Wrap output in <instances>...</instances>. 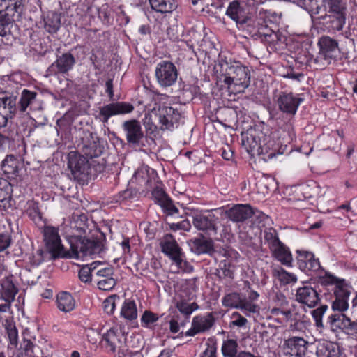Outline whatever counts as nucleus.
<instances>
[{"mask_svg": "<svg viewBox=\"0 0 357 357\" xmlns=\"http://www.w3.org/2000/svg\"><path fill=\"white\" fill-rule=\"evenodd\" d=\"M215 318L211 312L204 316H195L192 319L191 328L186 331L185 335L186 336H195L198 333H204L213 326Z\"/></svg>", "mask_w": 357, "mask_h": 357, "instance_id": "obj_21", "label": "nucleus"}, {"mask_svg": "<svg viewBox=\"0 0 357 357\" xmlns=\"http://www.w3.org/2000/svg\"><path fill=\"white\" fill-rule=\"evenodd\" d=\"M154 115L160 123V129L163 130L173 128L174 123H176L180 119L179 112L168 106L160 107Z\"/></svg>", "mask_w": 357, "mask_h": 357, "instance_id": "obj_17", "label": "nucleus"}, {"mask_svg": "<svg viewBox=\"0 0 357 357\" xmlns=\"http://www.w3.org/2000/svg\"><path fill=\"white\" fill-rule=\"evenodd\" d=\"M271 272L273 276L278 278V280L284 284L295 283L297 281L296 275L287 272L280 266H272Z\"/></svg>", "mask_w": 357, "mask_h": 357, "instance_id": "obj_31", "label": "nucleus"}, {"mask_svg": "<svg viewBox=\"0 0 357 357\" xmlns=\"http://www.w3.org/2000/svg\"><path fill=\"white\" fill-rule=\"evenodd\" d=\"M105 236L103 234L91 238L86 237H71L70 238V252L68 257L74 259L84 257H93L100 254L105 250L104 241Z\"/></svg>", "mask_w": 357, "mask_h": 357, "instance_id": "obj_3", "label": "nucleus"}, {"mask_svg": "<svg viewBox=\"0 0 357 357\" xmlns=\"http://www.w3.org/2000/svg\"><path fill=\"white\" fill-rule=\"evenodd\" d=\"M350 287L340 283L337 286L333 289L334 292L335 300L332 303V310L338 313H342L349 307V297L351 294Z\"/></svg>", "mask_w": 357, "mask_h": 357, "instance_id": "obj_20", "label": "nucleus"}, {"mask_svg": "<svg viewBox=\"0 0 357 357\" xmlns=\"http://www.w3.org/2000/svg\"><path fill=\"white\" fill-rule=\"evenodd\" d=\"M295 298L296 301L310 308L314 307L320 301L317 291L313 287L307 285H304L296 289Z\"/></svg>", "mask_w": 357, "mask_h": 357, "instance_id": "obj_22", "label": "nucleus"}, {"mask_svg": "<svg viewBox=\"0 0 357 357\" xmlns=\"http://www.w3.org/2000/svg\"><path fill=\"white\" fill-rule=\"evenodd\" d=\"M308 344V342L303 337H291L284 340V354L288 357H305Z\"/></svg>", "mask_w": 357, "mask_h": 357, "instance_id": "obj_15", "label": "nucleus"}, {"mask_svg": "<svg viewBox=\"0 0 357 357\" xmlns=\"http://www.w3.org/2000/svg\"><path fill=\"white\" fill-rule=\"evenodd\" d=\"M12 186L6 179L0 178V208L6 210L11 207Z\"/></svg>", "mask_w": 357, "mask_h": 357, "instance_id": "obj_28", "label": "nucleus"}, {"mask_svg": "<svg viewBox=\"0 0 357 357\" xmlns=\"http://www.w3.org/2000/svg\"><path fill=\"white\" fill-rule=\"evenodd\" d=\"M319 52L317 59L325 61L330 63L331 59L337 58L340 54L337 42L328 36H324L320 38L318 43Z\"/></svg>", "mask_w": 357, "mask_h": 357, "instance_id": "obj_14", "label": "nucleus"}, {"mask_svg": "<svg viewBox=\"0 0 357 357\" xmlns=\"http://www.w3.org/2000/svg\"><path fill=\"white\" fill-rule=\"evenodd\" d=\"M93 268H89V266L82 267L79 271V278L82 282H89L91 280V272Z\"/></svg>", "mask_w": 357, "mask_h": 357, "instance_id": "obj_59", "label": "nucleus"}, {"mask_svg": "<svg viewBox=\"0 0 357 357\" xmlns=\"http://www.w3.org/2000/svg\"><path fill=\"white\" fill-rule=\"evenodd\" d=\"M235 316H236L238 317V319L232 321L231 322V325L236 326L238 327H243L246 325L248 321L244 317L241 316L238 312L233 313V317H235Z\"/></svg>", "mask_w": 357, "mask_h": 357, "instance_id": "obj_62", "label": "nucleus"}, {"mask_svg": "<svg viewBox=\"0 0 357 357\" xmlns=\"http://www.w3.org/2000/svg\"><path fill=\"white\" fill-rule=\"evenodd\" d=\"M241 298L240 294L236 292L226 294L222 300V305L231 308H236L241 307Z\"/></svg>", "mask_w": 357, "mask_h": 357, "instance_id": "obj_42", "label": "nucleus"}, {"mask_svg": "<svg viewBox=\"0 0 357 357\" xmlns=\"http://www.w3.org/2000/svg\"><path fill=\"white\" fill-rule=\"evenodd\" d=\"M75 64L76 59L74 55L70 52H64L56 56L55 61L48 67L47 73L49 75H68Z\"/></svg>", "mask_w": 357, "mask_h": 357, "instance_id": "obj_10", "label": "nucleus"}, {"mask_svg": "<svg viewBox=\"0 0 357 357\" xmlns=\"http://www.w3.org/2000/svg\"><path fill=\"white\" fill-rule=\"evenodd\" d=\"M303 99L292 93L282 92L277 100L279 109L289 116H294Z\"/></svg>", "mask_w": 357, "mask_h": 357, "instance_id": "obj_19", "label": "nucleus"}, {"mask_svg": "<svg viewBox=\"0 0 357 357\" xmlns=\"http://www.w3.org/2000/svg\"><path fill=\"white\" fill-rule=\"evenodd\" d=\"M152 195L155 199V203L160 206L169 198L168 195L161 188H155L153 190Z\"/></svg>", "mask_w": 357, "mask_h": 357, "instance_id": "obj_56", "label": "nucleus"}, {"mask_svg": "<svg viewBox=\"0 0 357 357\" xmlns=\"http://www.w3.org/2000/svg\"><path fill=\"white\" fill-rule=\"evenodd\" d=\"M158 320V316L156 314L151 311L146 310L141 317L142 326L146 328H151Z\"/></svg>", "mask_w": 357, "mask_h": 357, "instance_id": "obj_49", "label": "nucleus"}, {"mask_svg": "<svg viewBox=\"0 0 357 357\" xmlns=\"http://www.w3.org/2000/svg\"><path fill=\"white\" fill-rule=\"evenodd\" d=\"M87 216L84 214L73 215L70 223V227L72 230L71 237H82V234H86L88 229Z\"/></svg>", "mask_w": 357, "mask_h": 357, "instance_id": "obj_25", "label": "nucleus"}, {"mask_svg": "<svg viewBox=\"0 0 357 357\" xmlns=\"http://www.w3.org/2000/svg\"><path fill=\"white\" fill-rule=\"evenodd\" d=\"M121 316L127 320H135L137 317V306L134 301L125 300L121 310Z\"/></svg>", "mask_w": 357, "mask_h": 357, "instance_id": "obj_34", "label": "nucleus"}, {"mask_svg": "<svg viewBox=\"0 0 357 357\" xmlns=\"http://www.w3.org/2000/svg\"><path fill=\"white\" fill-rule=\"evenodd\" d=\"M299 192L302 194L305 200L313 198L315 196L323 197L325 195V192H322L320 186L317 184L301 185L299 186Z\"/></svg>", "mask_w": 357, "mask_h": 357, "instance_id": "obj_38", "label": "nucleus"}, {"mask_svg": "<svg viewBox=\"0 0 357 357\" xmlns=\"http://www.w3.org/2000/svg\"><path fill=\"white\" fill-rule=\"evenodd\" d=\"M133 110L134 106L129 102H112L100 107L98 116L100 121L105 123L112 116L129 114Z\"/></svg>", "mask_w": 357, "mask_h": 357, "instance_id": "obj_13", "label": "nucleus"}, {"mask_svg": "<svg viewBox=\"0 0 357 357\" xmlns=\"http://www.w3.org/2000/svg\"><path fill=\"white\" fill-rule=\"evenodd\" d=\"M237 342L229 339L224 341L222 346V352L225 357H237Z\"/></svg>", "mask_w": 357, "mask_h": 357, "instance_id": "obj_43", "label": "nucleus"}, {"mask_svg": "<svg viewBox=\"0 0 357 357\" xmlns=\"http://www.w3.org/2000/svg\"><path fill=\"white\" fill-rule=\"evenodd\" d=\"M326 19V23H329L333 30L341 31L346 22V15L330 13Z\"/></svg>", "mask_w": 357, "mask_h": 357, "instance_id": "obj_40", "label": "nucleus"}, {"mask_svg": "<svg viewBox=\"0 0 357 357\" xmlns=\"http://www.w3.org/2000/svg\"><path fill=\"white\" fill-rule=\"evenodd\" d=\"M147 1L149 2L151 8L158 13H172L177 8L176 0H139L141 3Z\"/></svg>", "mask_w": 357, "mask_h": 357, "instance_id": "obj_26", "label": "nucleus"}, {"mask_svg": "<svg viewBox=\"0 0 357 357\" xmlns=\"http://www.w3.org/2000/svg\"><path fill=\"white\" fill-rule=\"evenodd\" d=\"M245 312L256 313L259 312V307L257 305L254 304L250 301H241V307H238Z\"/></svg>", "mask_w": 357, "mask_h": 357, "instance_id": "obj_57", "label": "nucleus"}, {"mask_svg": "<svg viewBox=\"0 0 357 357\" xmlns=\"http://www.w3.org/2000/svg\"><path fill=\"white\" fill-rule=\"evenodd\" d=\"M61 26V20L59 15L56 13H52L48 15L45 20V27L50 33H56Z\"/></svg>", "mask_w": 357, "mask_h": 357, "instance_id": "obj_41", "label": "nucleus"}, {"mask_svg": "<svg viewBox=\"0 0 357 357\" xmlns=\"http://www.w3.org/2000/svg\"><path fill=\"white\" fill-rule=\"evenodd\" d=\"M225 14L235 22L237 26L243 29L252 26V23L255 24V20L252 17L250 8L245 1L238 0L231 1L227 6Z\"/></svg>", "mask_w": 357, "mask_h": 357, "instance_id": "obj_6", "label": "nucleus"}, {"mask_svg": "<svg viewBox=\"0 0 357 357\" xmlns=\"http://www.w3.org/2000/svg\"><path fill=\"white\" fill-rule=\"evenodd\" d=\"M160 207L167 215H173L178 213V209L174 206L169 197L160 205Z\"/></svg>", "mask_w": 357, "mask_h": 357, "instance_id": "obj_54", "label": "nucleus"}, {"mask_svg": "<svg viewBox=\"0 0 357 357\" xmlns=\"http://www.w3.org/2000/svg\"><path fill=\"white\" fill-rule=\"evenodd\" d=\"M225 213L230 220L235 222H243L252 215L261 220L266 218L263 213L258 211L255 212L249 204H236L226 211Z\"/></svg>", "mask_w": 357, "mask_h": 357, "instance_id": "obj_12", "label": "nucleus"}, {"mask_svg": "<svg viewBox=\"0 0 357 357\" xmlns=\"http://www.w3.org/2000/svg\"><path fill=\"white\" fill-rule=\"evenodd\" d=\"M97 285L101 290L109 291L116 285V280L112 276L102 278L98 281Z\"/></svg>", "mask_w": 357, "mask_h": 357, "instance_id": "obj_53", "label": "nucleus"}, {"mask_svg": "<svg viewBox=\"0 0 357 357\" xmlns=\"http://www.w3.org/2000/svg\"><path fill=\"white\" fill-rule=\"evenodd\" d=\"M326 322L333 332L341 330L349 336L357 337V320H351L343 313L331 314Z\"/></svg>", "mask_w": 357, "mask_h": 357, "instance_id": "obj_8", "label": "nucleus"}, {"mask_svg": "<svg viewBox=\"0 0 357 357\" xmlns=\"http://www.w3.org/2000/svg\"><path fill=\"white\" fill-rule=\"evenodd\" d=\"M214 70L218 81L229 89L243 92L250 84V72L247 66L238 61L227 60L220 56Z\"/></svg>", "mask_w": 357, "mask_h": 357, "instance_id": "obj_1", "label": "nucleus"}, {"mask_svg": "<svg viewBox=\"0 0 357 357\" xmlns=\"http://www.w3.org/2000/svg\"><path fill=\"white\" fill-rule=\"evenodd\" d=\"M201 357H216V347L214 344H207V347Z\"/></svg>", "mask_w": 357, "mask_h": 357, "instance_id": "obj_61", "label": "nucleus"}, {"mask_svg": "<svg viewBox=\"0 0 357 357\" xmlns=\"http://www.w3.org/2000/svg\"><path fill=\"white\" fill-rule=\"evenodd\" d=\"M57 306L61 311L70 312L75 307V301L69 293L62 292L57 296Z\"/></svg>", "mask_w": 357, "mask_h": 357, "instance_id": "obj_35", "label": "nucleus"}, {"mask_svg": "<svg viewBox=\"0 0 357 357\" xmlns=\"http://www.w3.org/2000/svg\"><path fill=\"white\" fill-rule=\"evenodd\" d=\"M264 241L268 244L270 250L282 243L276 230L273 228H269L264 231Z\"/></svg>", "mask_w": 357, "mask_h": 357, "instance_id": "obj_45", "label": "nucleus"}, {"mask_svg": "<svg viewBox=\"0 0 357 357\" xmlns=\"http://www.w3.org/2000/svg\"><path fill=\"white\" fill-rule=\"evenodd\" d=\"M116 301H120L119 296L113 294L107 297L102 303L105 312L109 314H112L116 307Z\"/></svg>", "mask_w": 357, "mask_h": 357, "instance_id": "obj_50", "label": "nucleus"}, {"mask_svg": "<svg viewBox=\"0 0 357 357\" xmlns=\"http://www.w3.org/2000/svg\"><path fill=\"white\" fill-rule=\"evenodd\" d=\"M16 97L7 92H0V110L13 113L15 109Z\"/></svg>", "mask_w": 357, "mask_h": 357, "instance_id": "obj_33", "label": "nucleus"}, {"mask_svg": "<svg viewBox=\"0 0 357 357\" xmlns=\"http://www.w3.org/2000/svg\"><path fill=\"white\" fill-rule=\"evenodd\" d=\"M319 280L320 283L323 285H334L333 289H335L340 283H342L344 285H348L344 280H339L336 277L328 273L321 277Z\"/></svg>", "mask_w": 357, "mask_h": 357, "instance_id": "obj_52", "label": "nucleus"}, {"mask_svg": "<svg viewBox=\"0 0 357 357\" xmlns=\"http://www.w3.org/2000/svg\"><path fill=\"white\" fill-rule=\"evenodd\" d=\"M298 264L302 271L305 272L314 271L316 272L321 269V266L319 259H316L313 253L304 251L298 250Z\"/></svg>", "mask_w": 357, "mask_h": 357, "instance_id": "obj_23", "label": "nucleus"}, {"mask_svg": "<svg viewBox=\"0 0 357 357\" xmlns=\"http://www.w3.org/2000/svg\"><path fill=\"white\" fill-rule=\"evenodd\" d=\"M155 77L161 86L167 87L174 84L178 77L176 66L170 61H162L157 64Z\"/></svg>", "mask_w": 357, "mask_h": 357, "instance_id": "obj_9", "label": "nucleus"}, {"mask_svg": "<svg viewBox=\"0 0 357 357\" xmlns=\"http://www.w3.org/2000/svg\"><path fill=\"white\" fill-rule=\"evenodd\" d=\"M219 266L225 278L233 279L234 278L235 266L231 261L227 259L222 260L219 264Z\"/></svg>", "mask_w": 357, "mask_h": 357, "instance_id": "obj_47", "label": "nucleus"}, {"mask_svg": "<svg viewBox=\"0 0 357 357\" xmlns=\"http://www.w3.org/2000/svg\"><path fill=\"white\" fill-rule=\"evenodd\" d=\"M241 137L242 145L251 155H263L262 159L266 161L278 153L277 145L269 135L261 132L250 130L243 133Z\"/></svg>", "mask_w": 357, "mask_h": 357, "instance_id": "obj_2", "label": "nucleus"}, {"mask_svg": "<svg viewBox=\"0 0 357 357\" xmlns=\"http://www.w3.org/2000/svg\"><path fill=\"white\" fill-rule=\"evenodd\" d=\"M348 0H324L325 10L326 5L330 13L347 15V3Z\"/></svg>", "mask_w": 357, "mask_h": 357, "instance_id": "obj_36", "label": "nucleus"}, {"mask_svg": "<svg viewBox=\"0 0 357 357\" xmlns=\"http://www.w3.org/2000/svg\"><path fill=\"white\" fill-rule=\"evenodd\" d=\"M12 242L11 235L9 232H0V252L10 247Z\"/></svg>", "mask_w": 357, "mask_h": 357, "instance_id": "obj_55", "label": "nucleus"}, {"mask_svg": "<svg viewBox=\"0 0 357 357\" xmlns=\"http://www.w3.org/2000/svg\"><path fill=\"white\" fill-rule=\"evenodd\" d=\"M271 252L272 256L283 265L291 266L293 259L292 255L289 248L283 243L272 248Z\"/></svg>", "mask_w": 357, "mask_h": 357, "instance_id": "obj_29", "label": "nucleus"}, {"mask_svg": "<svg viewBox=\"0 0 357 357\" xmlns=\"http://www.w3.org/2000/svg\"><path fill=\"white\" fill-rule=\"evenodd\" d=\"M218 218L211 213L198 214L193 217L192 223L195 227L208 236L217 234Z\"/></svg>", "mask_w": 357, "mask_h": 357, "instance_id": "obj_16", "label": "nucleus"}, {"mask_svg": "<svg viewBox=\"0 0 357 357\" xmlns=\"http://www.w3.org/2000/svg\"><path fill=\"white\" fill-rule=\"evenodd\" d=\"M1 289L0 292V298L6 303H11L15 299L18 289L14 284L10 280H6L1 283Z\"/></svg>", "mask_w": 357, "mask_h": 357, "instance_id": "obj_32", "label": "nucleus"}, {"mask_svg": "<svg viewBox=\"0 0 357 357\" xmlns=\"http://www.w3.org/2000/svg\"><path fill=\"white\" fill-rule=\"evenodd\" d=\"M176 307L181 313L183 314L186 317H189L195 310H197L199 307L196 303L193 302L189 303L185 301L177 302Z\"/></svg>", "mask_w": 357, "mask_h": 357, "instance_id": "obj_46", "label": "nucleus"}, {"mask_svg": "<svg viewBox=\"0 0 357 357\" xmlns=\"http://www.w3.org/2000/svg\"><path fill=\"white\" fill-rule=\"evenodd\" d=\"M23 349L27 357H38L35 354L34 349L36 345L30 340L24 339L23 341Z\"/></svg>", "mask_w": 357, "mask_h": 357, "instance_id": "obj_58", "label": "nucleus"}, {"mask_svg": "<svg viewBox=\"0 0 357 357\" xmlns=\"http://www.w3.org/2000/svg\"><path fill=\"white\" fill-rule=\"evenodd\" d=\"M25 0H0V36L10 33L15 15L19 18L24 10Z\"/></svg>", "mask_w": 357, "mask_h": 357, "instance_id": "obj_4", "label": "nucleus"}, {"mask_svg": "<svg viewBox=\"0 0 357 357\" xmlns=\"http://www.w3.org/2000/svg\"><path fill=\"white\" fill-rule=\"evenodd\" d=\"M294 1L311 15H319L325 11L324 0H295Z\"/></svg>", "mask_w": 357, "mask_h": 357, "instance_id": "obj_30", "label": "nucleus"}, {"mask_svg": "<svg viewBox=\"0 0 357 357\" xmlns=\"http://www.w3.org/2000/svg\"><path fill=\"white\" fill-rule=\"evenodd\" d=\"M189 245L192 252L197 255L211 252L213 250V243L211 239L203 236L200 238L190 240Z\"/></svg>", "mask_w": 357, "mask_h": 357, "instance_id": "obj_27", "label": "nucleus"}, {"mask_svg": "<svg viewBox=\"0 0 357 357\" xmlns=\"http://www.w3.org/2000/svg\"><path fill=\"white\" fill-rule=\"evenodd\" d=\"M116 337V331L113 328H110L102 336V339L107 342V345L112 342V338Z\"/></svg>", "mask_w": 357, "mask_h": 357, "instance_id": "obj_64", "label": "nucleus"}, {"mask_svg": "<svg viewBox=\"0 0 357 357\" xmlns=\"http://www.w3.org/2000/svg\"><path fill=\"white\" fill-rule=\"evenodd\" d=\"M8 338L10 344L15 348L18 345V331L15 325L11 322L6 326Z\"/></svg>", "mask_w": 357, "mask_h": 357, "instance_id": "obj_48", "label": "nucleus"}, {"mask_svg": "<svg viewBox=\"0 0 357 357\" xmlns=\"http://www.w3.org/2000/svg\"><path fill=\"white\" fill-rule=\"evenodd\" d=\"M261 20H255V24L252 23V26L248 28V31L253 36H258L264 40L273 31L268 26L261 23Z\"/></svg>", "mask_w": 357, "mask_h": 357, "instance_id": "obj_37", "label": "nucleus"}, {"mask_svg": "<svg viewBox=\"0 0 357 357\" xmlns=\"http://www.w3.org/2000/svg\"><path fill=\"white\" fill-rule=\"evenodd\" d=\"M125 133L126 139L128 144L139 145L144 138V132L139 121L130 119L125 121L121 126Z\"/></svg>", "mask_w": 357, "mask_h": 357, "instance_id": "obj_18", "label": "nucleus"}, {"mask_svg": "<svg viewBox=\"0 0 357 357\" xmlns=\"http://www.w3.org/2000/svg\"><path fill=\"white\" fill-rule=\"evenodd\" d=\"M37 93L24 89L22 92L20 100L19 102L20 110L22 112L26 111L29 105L36 99Z\"/></svg>", "mask_w": 357, "mask_h": 357, "instance_id": "obj_44", "label": "nucleus"}, {"mask_svg": "<svg viewBox=\"0 0 357 357\" xmlns=\"http://www.w3.org/2000/svg\"><path fill=\"white\" fill-rule=\"evenodd\" d=\"M43 233L45 248L47 252L50 255V258L51 259L67 257L68 255L61 244L57 228L52 226H45L43 228Z\"/></svg>", "mask_w": 357, "mask_h": 357, "instance_id": "obj_7", "label": "nucleus"}, {"mask_svg": "<svg viewBox=\"0 0 357 357\" xmlns=\"http://www.w3.org/2000/svg\"><path fill=\"white\" fill-rule=\"evenodd\" d=\"M44 255H47V253L41 249L38 250L36 255H33L32 264L35 266L40 265L45 259Z\"/></svg>", "mask_w": 357, "mask_h": 357, "instance_id": "obj_60", "label": "nucleus"}, {"mask_svg": "<svg viewBox=\"0 0 357 357\" xmlns=\"http://www.w3.org/2000/svg\"><path fill=\"white\" fill-rule=\"evenodd\" d=\"M160 245L162 252L169 257L178 267H182L183 264H187V261L182 259L181 248L172 234L165 235L160 240Z\"/></svg>", "mask_w": 357, "mask_h": 357, "instance_id": "obj_11", "label": "nucleus"}, {"mask_svg": "<svg viewBox=\"0 0 357 357\" xmlns=\"http://www.w3.org/2000/svg\"><path fill=\"white\" fill-rule=\"evenodd\" d=\"M18 164L13 155H8L2 162L1 168L8 176H15L18 172Z\"/></svg>", "mask_w": 357, "mask_h": 357, "instance_id": "obj_39", "label": "nucleus"}, {"mask_svg": "<svg viewBox=\"0 0 357 357\" xmlns=\"http://www.w3.org/2000/svg\"><path fill=\"white\" fill-rule=\"evenodd\" d=\"M328 309L326 305H322L319 307L312 310V315L315 321V325L318 328L324 327L322 317Z\"/></svg>", "mask_w": 357, "mask_h": 357, "instance_id": "obj_51", "label": "nucleus"}, {"mask_svg": "<svg viewBox=\"0 0 357 357\" xmlns=\"http://www.w3.org/2000/svg\"><path fill=\"white\" fill-rule=\"evenodd\" d=\"M317 357H340V347L332 342H319L316 350Z\"/></svg>", "mask_w": 357, "mask_h": 357, "instance_id": "obj_24", "label": "nucleus"}, {"mask_svg": "<svg viewBox=\"0 0 357 357\" xmlns=\"http://www.w3.org/2000/svg\"><path fill=\"white\" fill-rule=\"evenodd\" d=\"M68 167L75 180L79 183L88 181L92 176L91 167L86 157L77 151H70L68 155Z\"/></svg>", "mask_w": 357, "mask_h": 357, "instance_id": "obj_5", "label": "nucleus"}, {"mask_svg": "<svg viewBox=\"0 0 357 357\" xmlns=\"http://www.w3.org/2000/svg\"><path fill=\"white\" fill-rule=\"evenodd\" d=\"M273 301L278 306H283L287 304L286 296L281 292H277L275 294Z\"/></svg>", "mask_w": 357, "mask_h": 357, "instance_id": "obj_63", "label": "nucleus"}]
</instances>
